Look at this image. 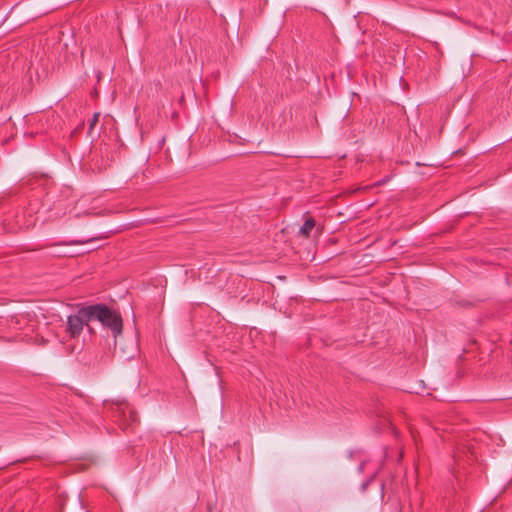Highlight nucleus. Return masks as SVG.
<instances>
[{
    "instance_id": "nucleus-6",
    "label": "nucleus",
    "mask_w": 512,
    "mask_h": 512,
    "mask_svg": "<svg viewBox=\"0 0 512 512\" xmlns=\"http://www.w3.org/2000/svg\"><path fill=\"white\" fill-rule=\"evenodd\" d=\"M100 113H94L93 117L89 120V130L88 133L90 134L93 130L94 126L97 124L99 120Z\"/></svg>"
},
{
    "instance_id": "nucleus-2",
    "label": "nucleus",
    "mask_w": 512,
    "mask_h": 512,
    "mask_svg": "<svg viewBox=\"0 0 512 512\" xmlns=\"http://www.w3.org/2000/svg\"><path fill=\"white\" fill-rule=\"evenodd\" d=\"M84 324H88V322H65L63 328L71 338H75L82 332Z\"/></svg>"
},
{
    "instance_id": "nucleus-4",
    "label": "nucleus",
    "mask_w": 512,
    "mask_h": 512,
    "mask_svg": "<svg viewBox=\"0 0 512 512\" xmlns=\"http://www.w3.org/2000/svg\"><path fill=\"white\" fill-rule=\"evenodd\" d=\"M104 326L109 328L112 331V334L115 339L122 333L123 322H101ZM117 344V340H115Z\"/></svg>"
},
{
    "instance_id": "nucleus-1",
    "label": "nucleus",
    "mask_w": 512,
    "mask_h": 512,
    "mask_svg": "<svg viewBox=\"0 0 512 512\" xmlns=\"http://www.w3.org/2000/svg\"><path fill=\"white\" fill-rule=\"evenodd\" d=\"M66 320H123L119 309L111 308L106 304L82 306L76 314H70Z\"/></svg>"
},
{
    "instance_id": "nucleus-7",
    "label": "nucleus",
    "mask_w": 512,
    "mask_h": 512,
    "mask_svg": "<svg viewBox=\"0 0 512 512\" xmlns=\"http://www.w3.org/2000/svg\"><path fill=\"white\" fill-rule=\"evenodd\" d=\"M51 200H53V196L50 193H48L47 194V198H46V202H50Z\"/></svg>"
},
{
    "instance_id": "nucleus-5",
    "label": "nucleus",
    "mask_w": 512,
    "mask_h": 512,
    "mask_svg": "<svg viewBox=\"0 0 512 512\" xmlns=\"http://www.w3.org/2000/svg\"><path fill=\"white\" fill-rule=\"evenodd\" d=\"M315 220L311 217L305 220L303 225L300 227L299 234L305 237H309L310 232L315 227Z\"/></svg>"
},
{
    "instance_id": "nucleus-8",
    "label": "nucleus",
    "mask_w": 512,
    "mask_h": 512,
    "mask_svg": "<svg viewBox=\"0 0 512 512\" xmlns=\"http://www.w3.org/2000/svg\"><path fill=\"white\" fill-rule=\"evenodd\" d=\"M505 316H507L506 312L499 314V317H505Z\"/></svg>"
},
{
    "instance_id": "nucleus-3",
    "label": "nucleus",
    "mask_w": 512,
    "mask_h": 512,
    "mask_svg": "<svg viewBox=\"0 0 512 512\" xmlns=\"http://www.w3.org/2000/svg\"><path fill=\"white\" fill-rule=\"evenodd\" d=\"M95 239L96 238H91V239H86V240L60 241V242H56V243L47 244V245H45V247L82 245V244H85V243H89V242H91V241H93ZM42 248H44V246L39 247V249H42ZM34 250H38V248H35Z\"/></svg>"
}]
</instances>
